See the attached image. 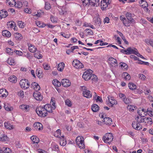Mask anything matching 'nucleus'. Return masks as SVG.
Segmentation results:
<instances>
[{
  "mask_svg": "<svg viewBox=\"0 0 153 153\" xmlns=\"http://www.w3.org/2000/svg\"><path fill=\"white\" fill-rule=\"evenodd\" d=\"M93 73L92 70L89 69L87 71L84 72L82 78L85 80H88L91 79L92 77H93L92 79L94 80H97V78L96 77V76L94 75L91 74Z\"/></svg>",
  "mask_w": 153,
  "mask_h": 153,
  "instance_id": "nucleus-1",
  "label": "nucleus"
},
{
  "mask_svg": "<svg viewBox=\"0 0 153 153\" xmlns=\"http://www.w3.org/2000/svg\"><path fill=\"white\" fill-rule=\"evenodd\" d=\"M76 142L77 145L80 149H84L85 148L84 138L83 137H77L76 139Z\"/></svg>",
  "mask_w": 153,
  "mask_h": 153,
  "instance_id": "nucleus-2",
  "label": "nucleus"
},
{
  "mask_svg": "<svg viewBox=\"0 0 153 153\" xmlns=\"http://www.w3.org/2000/svg\"><path fill=\"white\" fill-rule=\"evenodd\" d=\"M113 139V136L111 133L106 134L102 137V140L105 143L110 144Z\"/></svg>",
  "mask_w": 153,
  "mask_h": 153,
  "instance_id": "nucleus-3",
  "label": "nucleus"
},
{
  "mask_svg": "<svg viewBox=\"0 0 153 153\" xmlns=\"http://www.w3.org/2000/svg\"><path fill=\"white\" fill-rule=\"evenodd\" d=\"M36 111L37 114L41 117H45L47 115V113L43 107L36 108Z\"/></svg>",
  "mask_w": 153,
  "mask_h": 153,
  "instance_id": "nucleus-4",
  "label": "nucleus"
},
{
  "mask_svg": "<svg viewBox=\"0 0 153 153\" xmlns=\"http://www.w3.org/2000/svg\"><path fill=\"white\" fill-rule=\"evenodd\" d=\"M108 100L106 101L107 104L108 106L113 107L114 105H116L117 101L115 100L114 98L110 96H108Z\"/></svg>",
  "mask_w": 153,
  "mask_h": 153,
  "instance_id": "nucleus-5",
  "label": "nucleus"
},
{
  "mask_svg": "<svg viewBox=\"0 0 153 153\" xmlns=\"http://www.w3.org/2000/svg\"><path fill=\"white\" fill-rule=\"evenodd\" d=\"M21 88L25 89L28 88L30 86V83L27 79H22L19 82Z\"/></svg>",
  "mask_w": 153,
  "mask_h": 153,
  "instance_id": "nucleus-6",
  "label": "nucleus"
},
{
  "mask_svg": "<svg viewBox=\"0 0 153 153\" xmlns=\"http://www.w3.org/2000/svg\"><path fill=\"white\" fill-rule=\"evenodd\" d=\"M72 65L76 68H82L84 67V65L77 59L74 60L72 62Z\"/></svg>",
  "mask_w": 153,
  "mask_h": 153,
  "instance_id": "nucleus-7",
  "label": "nucleus"
},
{
  "mask_svg": "<svg viewBox=\"0 0 153 153\" xmlns=\"http://www.w3.org/2000/svg\"><path fill=\"white\" fill-rule=\"evenodd\" d=\"M141 6L144 9V10L146 12H148L149 11V10L147 8L148 6V4L146 1L145 0H141Z\"/></svg>",
  "mask_w": 153,
  "mask_h": 153,
  "instance_id": "nucleus-8",
  "label": "nucleus"
},
{
  "mask_svg": "<svg viewBox=\"0 0 153 153\" xmlns=\"http://www.w3.org/2000/svg\"><path fill=\"white\" fill-rule=\"evenodd\" d=\"M132 127L136 130H139L142 128V126L140 124L138 123L137 122L134 121L132 123Z\"/></svg>",
  "mask_w": 153,
  "mask_h": 153,
  "instance_id": "nucleus-9",
  "label": "nucleus"
},
{
  "mask_svg": "<svg viewBox=\"0 0 153 153\" xmlns=\"http://www.w3.org/2000/svg\"><path fill=\"white\" fill-rule=\"evenodd\" d=\"M61 83L62 85L65 87H68L71 85V82L67 79H62L61 81Z\"/></svg>",
  "mask_w": 153,
  "mask_h": 153,
  "instance_id": "nucleus-10",
  "label": "nucleus"
},
{
  "mask_svg": "<svg viewBox=\"0 0 153 153\" xmlns=\"http://www.w3.org/2000/svg\"><path fill=\"white\" fill-rule=\"evenodd\" d=\"M33 127L34 130H38L39 131L42 130L43 128L42 124L39 122H36L34 123Z\"/></svg>",
  "mask_w": 153,
  "mask_h": 153,
  "instance_id": "nucleus-11",
  "label": "nucleus"
},
{
  "mask_svg": "<svg viewBox=\"0 0 153 153\" xmlns=\"http://www.w3.org/2000/svg\"><path fill=\"white\" fill-rule=\"evenodd\" d=\"M33 96L35 99L37 100H42V97L41 93L37 91L33 93Z\"/></svg>",
  "mask_w": 153,
  "mask_h": 153,
  "instance_id": "nucleus-12",
  "label": "nucleus"
},
{
  "mask_svg": "<svg viewBox=\"0 0 153 153\" xmlns=\"http://www.w3.org/2000/svg\"><path fill=\"white\" fill-rule=\"evenodd\" d=\"M124 25L127 27L129 26L131 24H134L135 23V21L134 19H126L125 22H123Z\"/></svg>",
  "mask_w": 153,
  "mask_h": 153,
  "instance_id": "nucleus-13",
  "label": "nucleus"
},
{
  "mask_svg": "<svg viewBox=\"0 0 153 153\" xmlns=\"http://www.w3.org/2000/svg\"><path fill=\"white\" fill-rule=\"evenodd\" d=\"M108 63L112 66L114 65V66H117V63L116 60L113 57H110L108 59Z\"/></svg>",
  "mask_w": 153,
  "mask_h": 153,
  "instance_id": "nucleus-14",
  "label": "nucleus"
},
{
  "mask_svg": "<svg viewBox=\"0 0 153 153\" xmlns=\"http://www.w3.org/2000/svg\"><path fill=\"white\" fill-rule=\"evenodd\" d=\"M137 49L134 48H132L131 47H129L127 49V54H134L137 52Z\"/></svg>",
  "mask_w": 153,
  "mask_h": 153,
  "instance_id": "nucleus-15",
  "label": "nucleus"
},
{
  "mask_svg": "<svg viewBox=\"0 0 153 153\" xmlns=\"http://www.w3.org/2000/svg\"><path fill=\"white\" fill-rule=\"evenodd\" d=\"M46 112L52 113L53 112L52 109H53L54 107H52L51 105L49 104H46L44 107Z\"/></svg>",
  "mask_w": 153,
  "mask_h": 153,
  "instance_id": "nucleus-16",
  "label": "nucleus"
},
{
  "mask_svg": "<svg viewBox=\"0 0 153 153\" xmlns=\"http://www.w3.org/2000/svg\"><path fill=\"white\" fill-rule=\"evenodd\" d=\"M83 94L84 97L88 98L91 97L92 96L91 92L88 90L83 91Z\"/></svg>",
  "mask_w": 153,
  "mask_h": 153,
  "instance_id": "nucleus-17",
  "label": "nucleus"
},
{
  "mask_svg": "<svg viewBox=\"0 0 153 153\" xmlns=\"http://www.w3.org/2000/svg\"><path fill=\"white\" fill-rule=\"evenodd\" d=\"M31 86L36 91L40 90V88L38 84L36 82H32L31 84Z\"/></svg>",
  "mask_w": 153,
  "mask_h": 153,
  "instance_id": "nucleus-18",
  "label": "nucleus"
},
{
  "mask_svg": "<svg viewBox=\"0 0 153 153\" xmlns=\"http://www.w3.org/2000/svg\"><path fill=\"white\" fill-rule=\"evenodd\" d=\"M103 120L105 124L106 125L110 126L112 123V120L109 117H105L104 118Z\"/></svg>",
  "mask_w": 153,
  "mask_h": 153,
  "instance_id": "nucleus-19",
  "label": "nucleus"
},
{
  "mask_svg": "<svg viewBox=\"0 0 153 153\" xmlns=\"http://www.w3.org/2000/svg\"><path fill=\"white\" fill-rule=\"evenodd\" d=\"M8 95L7 91L6 89H0V96L2 97H6Z\"/></svg>",
  "mask_w": 153,
  "mask_h": 153,
  "instance_id": "nucleus-20",
  "label": "nucleus"
},
{
  "mask_svg": "<svg viewBox=\"0 0 153 153\" xmlns=\"http://www.w3.org/2000/svg\"><path fill=\"white\" fill-rule=\"evenodd\" d=\"M8 16L7 12L4 10H2L0 11V16L1 19L2 18H5Z\"/></svg>",
  "mask_w": 153,
  "mask_h": 153,
  "instance_id": "nucleus-21",
  "label": "nucleus"
},
{
  "mask_svg": "<svg viewBox=\"0 0 153 153\" xmlns=\"http://www.w3.org/2000/svg\"><path fill=\"white\" fill-rule=\"evenodd\" d=\"M2 35L4 36L10 37L11 36L10 33L6 30H3L2 31Z\"/></svg>",
  "mask_w": 153,
  "mask_h": 153,
  "instance_id": "nucleus-22",
  "label": "nucleus"
},
{
  "mask_svg": "<svg viewBox=\"0 0 153 153\" xmlns=\"http://www.w3.org/2000/svg\"><path fill=\"white\" fill-rule=\"evenodd\" d=\"M65 67V64L64 62H61L58 64L57 67V69L59 71H62Z\"/></svg>",
  "mask_w": 153,
  "mask_h": 153,
  "instance_id": "nucleus-23",
  "label": "nucleus"
},
{
  "mask_svg": "<svg viewBox=\"0 0 153 153\" xmlns=\"http://www.w3.org/2000/svg\"><path fill=\"white\" fill-rule=\"evenodd\" d=\"M91 109L94 112H97L99 110V107L97 104H94L92 106Z\"/></svg>",
  "mask_w": 153,
  "mask_h": 153,
  "instance_id": "nucleus-24",
  "label": "nucleus"
},
{
  "mask_svg": "<svg viewBox=\"0 0 153 153\" xmlns=\"http://www.w3.org/2000/svg\"><path fill=\"white\" fill-rule=\"evenodd\" d=\"M30 139L33 143H38L39 142V138L36 136H32L30 137Z\"/></svg>",
  "mask_w": 153,
  "mask_h": 153,
  "instance_id": "nucleus-25",
  "label": "nucleus"
},
{
  "mask_svg": "<svg viewBox=\"0 0 153 153\" xmlns=\"http://www.w3.org/2000/svg\"><path fill=\"white\" fill-rule=\"evenodd\" d=\"M4 125L5 127L7 129L9 130L12 129L14 128V127L13 125H11L9 123L7 122H5L4 123Z\"/></svg>",
  "mask_w": 153,
  "mask_h": 153,
  "instance_id": "nucleus-26",
  "label": "nucleus"
},
{
  "mask_svg": "<svg viewBox=\"0 0 153 153\" xmlns=\"http://www.w3.org/2000/svg\"><path fill=\"white\" fill-rule=\"evenodd\" d=\"M28 49L30 52L34 53L36 51V48L34 46L30 44L28 45Z\"/></svg>",
  "mask_w": 153,
  "mask_h": 153,
  "instance_id": "nucleus-27",
  "label": "nucleus"
},
{
  "mask_svg": "<svg viewBox=\"0 0 153 153\" xmlns=\"http://www.w3.org/2000/svg\"><path fill=\"white\" fill-rule=\"evenodd\" d=\"M9 81L13 83H15L16 82L17 79L15 76H10L9 78Z\"/></svg>",
  "mask_w": 153,
  "mask_h": 153,
  "instance_id": "nucleus-28",
  "label": "nucleus"
},
{
  "mask_svg": "<svg viewBox=\"0 0 153 153\" xmlns=\"http://www.w3.org/2000/svg\"><path fill=\"white\" fill-rule=\"evenodd\" d=\"M91 4L94 6L96 7L99 5V0H90Z\"/></svg>",
  "mask_w": 153,
  "mask_h": 153,
  "instance_id": "nucleus-29",
  "label": "nucleus"
},
{
  "mask_svg": "<svg viewBox=\"0 0 153 153\" xmlns=\"http://www.w3.org/2000/svg\"><path fill=\"white\" fill-rule=\"evenodd\" d=\"M129 88L132 90H135L137 86L136 85L132 82H130L128 84Z\"/></svg>",
  "mask_w": 153,
  "mask_h": 153,
  "instance_id": "nucleus-30",
  "label": "nucleus"
},
{
  "mask_svg": "<svg viewBox=\"0 0 153 153\" xmlns=\"http://www.w3.org/2000/svg\"><path fill=\"white\" fill-rule=\"evenodd\" d=\"M68 10L65 7H62L61 11L60 12L61 15L63 16H66L68 14Z\"/></svg>",
  "mask_w": 153,
  "mask_h": 153,
  "instance_id": "nucleus-31",
  "label": "nucleus"
},
{
  "mask_svg": "<svg viewBox=\"0 0 153 153\" xmlns=\"http://www.w3.org/2000/svg\"><path fill=\"white\" fill-rule=\"evenodd\" d=\"M52 83L53 85L57 87H60L61 85V82L56 79L53 80L52 82Z\"/></svg>",
  "mask_w": 153,
  "mask_h": 153,
  "instance_id": "nucleus-32",
  "label": "nucleus"
},
{
  "mask_svg": "<svg viewBox=\"0 0 153 153\" xmlns=\"http://www.w3.org/2000/svg\"><path fill=\"white\" fill-rule=\"evenodd\" d=\"M14 35L15 38L16 39L20 40L22 38L21 34L19 33H14Z\"/></svg>",
  "mask_w": 153,
  "mask_h": 153,
  "instance_id": "nucleus-33",
  "label": "nucleus"
},
{
  "mask_svg": "<svg viewBox=\"0 0 153 153\" xmlns=\"http://www.w3.org/2000/svg\"><path fill=\"white\" fill-rule=\"evenodd\" d=\"M123 101L125 104L127 105L129 104L132 102L131 100L128 97L126 98V97L123 99Z\"/></svg>",
  "mask_w": 153,
  "mask_h": 153,
  "instance_id": "nucleus-34",
  "label": "nucleus"
},
{
  "mask_svg": "<svg viewBox=\"0 0 153 153\" xmlns=\"http://www.w3.org/2000/svg\"><path fill=\"white\" fill-rule=\"evenodd\" d=\"M7 63L10 65H14L15 64L14 59L12 58H9L7 61Z\"/></svg>",
  "mask_w": 153,
  "mask_h": 153,
  "instance_id": "nucleus-35",
  "label": "nucleus"
},
{
  "mask_svg": "<svg viewBox=\"0 0 153 153\" xmlns=\"http://www.w3.org/2000/svg\"><path fill=\"white\" fill-rule=\"evenodd\" d=\"M122 76L124 77V79L127 80H129L131 78V76L130 75L126 72L123 73Z\"/></svg>",
  "mask_w": 153,
  "mask_h": 153,
  "instance_id": "nucleus-36",
  "label": "nucleus"
},
{
  "mask_svg": "<svg viewBox=\"0 0 153 153\" xmlns=\"http://www.w3.org/2000/svg\"><path fill=\"white\" fill-rule=\"evenodd\" d=\"M127 108L130 111L133 112L136 108L137 107L132 105H128L127 106Z\"/></svg>",
  "mask_w": 153,
  "mask_h": 153,
  "instance_id": "nucleus-37",
  "label": "nucleus"
},
{
  "mask_svg": "<svg viewBox=\"0 0 153 153\" xmlns=\"http://www.w3.org/2000/svg\"><path fill=\"white\" fill-rule=\"evenodd\" d=\"M6 3L7 4H8L10 6H13L16 3L14 0H6Z\"/></svg>",
  "mask_w": 153,
  "mask_h": 153,
  "instance_id": "nucleus-38",
  "label": "nucleus"
},
{
  "mask_svg": "<svg viewBox=\"0 0 153 153\" xmlns=\"http://www.w3.org/2000/svg\"><path fill=\"white\" fill-rule=\"evenodd\" d=\"M2 152L0 153H11V151L9 148L6 147H3L2 148Z\"/></svg>",
  "mask_w": 153,
  "mask_h": 153,
  "instance_id": "nucleus-39",
  "label": "nucleus"
},
{
  "mask_svg": "<svg viewBox=\"0 0 153 153\" xmlns=\"http://www.w3.org/2000/svg\"><path fill=\"white\" fill-rule=\"evenodd\" d=\"M108 4L104 3V1H101V9L102 10H104L106 9L108 7Z\"/></svg>",
  "mask_w": 153,
  "mask_h": 153,
  "instance_id": "nucleus-40",
  "label": "nucleus"
},
{
  "mask_svg": "<svg viewBox=\"0 0 153 153\" xmlns=\"http://www.w3.org/2000/svg\"><path fill=\"white\" fill-rule=\"evenodd\" d=\"M4 108L7 111H11L13 109V108L7 103L4 104Z\"/></svg>",
  "mask_w": 153,
  "mask_h": 153,
  "instance_id": "nucleus-41",
  "label": "nucleus"
},
{
  "mask_svg": "<svg viewBox=\"0 0 153 153\" xmlns=\"http://www.w3.org/2000/svg\"><path fill=\"white\" fill-rule=\"evenodd\" d=\"M14 6L16 7L20 8L22 7L23 4L22 2L19 1H18L16 2V3L15 4Z\"/></svg>",
  "mask_w": 153,
  "mask_h": 153,
  "instance_id": "nucleus-42",
  "label": "nucleus"
},
{
  "mask_svg": "<svg viewBox=\"0 0 153 153\" xmlns=\"http://www.w3.org/2000/svg\"><path fill=\"white\" fill-rule=\"evenodd\" d=\"M7 139V137L4 134H0V141L5 142Z\"/></svg>",
  "mask_w": 153,
  "mask_h": 153,
  "instance_id": "nucleus-43",
  "label": "nucleus"
},
{
  "mask_svg": "<svg viewBox=\"0 0 153 153\" xmlns=\"http://www.w3.org/2000/svg\"><path fill=\"white\" fill-rule=\"evenodd\" d=\"M34 57L37 59H40L42 58V55L40 54V52H38L37 53H34Z\"/></svg>",
  "mask_w": 153,
  "mask_h": 153,
  "instance_id": "nucleus-44",
  "label": "nucleus"
},
{
  "mask_svg": "<svg viewBox=\"0 0 153 153\" xmlns=\"http://www.w3.org/2000/svg\"><path fill=\"white\" fill-rule=\"evenodd\" d=\"M51 104L53 106V109H55L56 108V106L55 105V99L54 97H52L51 98Z\"/></svg>",
  "mask_w": 153,
  "mask_h": 153,
  "instance_id": "nucleus-45",
  "label": "nucleus"
},
{
  "mask_svg": "<svg viewBox=\"0 0 153 153\" xmlns=\"http://www.w3.org/2000/svg\"><path fill=\"white\" fill-rule=\"evenodd\" d=\"M120 66L121 67V68L123 69H127L128 68V66L125 63L123 62H120Z\"/></svg>",
  "mask_w": 153,
  "mask_h": 153,
  "instance_id": "nucleus-46",
  "label": "nucleus"
},
{
  "mask_svg": "<svg viewBox=\"0 0 153 153\" xmlns=\"http://www.w3.org/2000/svg\"><path fill=\"white\" fill-rule=\"evenodd\" d=\"M82 1L84 6H86L90 4H91L90 0H82Z\"/></svg>",
  "mask_w": 153,
  "mask_h": 153,
  "instance_id": "nucleus-47",
  "label": "nucleus"
},
{
  "mask_svg": "<svg viewBox=\"0 0 153 153\" xmlns=\"http://www.w3.org/2000/svg\"><path fill=\"white\" fill-rule=\"evenodd\" d=\"M20 108L23 110L27 111L29 106L26 105H22L20 106Z\"/></svg>",
  "mask_w": 153,
  "mask_h": 153,
  "instance_id": "nucleus-48",
  "label": "nucleus"
},
{
  "mask_svg": "<svg viewBox=\"0 0 153 153\" xmlns=\"http://www.w3.org/2000/svg\"><path fill=\"white\" fill-rule=\"evenodd\" d=\"M95 23L97 26H100L101 24V21L100 18L98 17L95 20Z\"/></svg>",
  "mask_w": 153,
  "mask_h": 153,
  "instance_id": "nucleus-49",
  "label": "nucleus"
},
{
  "mask_svg": "<svg viewBox=\"0 0 153 153\" xmlns=\"http://www.w3.org/2000/svg\"><path fill=\"white\" fill-rule=\"evenodd\" d=\"M15 51H14L12 49L7 48H6V52L10 55H12V54L13 53V52H14Z\"/></svg>",
  "mask_w": 153,
  "mask_h": 153,
  "instance_id": "nucleus-50",
  "label": "nucleus"
},
{
  "mask_svg": "<svg viewBox=\"0 0 153 153\" xmlns=\"http://www.w3.org/2000/svg\"><path fill=\"white\" fill-rule=\"evenodd\" d=\"M132 15L129 12H127L126 14V17L128 19H134L132 18Z\"/></svg>",
  "mask_w": 153,
  "mask_h": 153,
  "instance_id": "nucleus-51",
  "label": "nucleus"
},
{
  "mask_svg": "<svg viewBox=\"0 0 153 153\" xmlns=\"http://www.w3.org/2000/svg\"><path fill=\"white\" fill-rule=\"evenodd\" d=\"M51 147L54 150L57 151L58 149V145L55 143H53L51 144Z\"/></svg>",
  "mask_w": 153,
  "mask_h": 153,
  "instance_id": "nucleus-52",
  "label": "nucleus"
},
{
  "mask_svg": "<svg viewBox=\"0 0 153 153\" xmlns=\"http://www.w3.org/2000/svg\"><path fill=\"white\" fill-rule=\"evenodd\" d=\"M36 25L39 27H44L45 26V24L42 23L39 21H37L36 22Z\"/></svg>",
  "mask_w": 153,
  "mask_h": 153,
  "instance_id": "nucleus-53",
  "label": "nucleus"
},
{
  "mask_svg": "<svg viewBox=\"0 0 153 153\" xmlns=\"http://www.w3.org/2000/svg\"><path fill=\"white\" fill-rule=\"evenodd\" d=\"M61 130L60 129L57 130L55 134V136L58 138H60V137Z\"/></svg>",
  "mask_w": 153,
  "mask_h": 153,
  "instance_id": "nucleus-54",
  "label": "nucleus"
},
{
  "mask_svg": "<svg viewBox=\"0 0 153 153\" xmlns=\"http://www.w3.org/2000/svg\"><path fill=\"white\" fill-rule=\"evenodd\" d=\"M45 7L46 10H49L51 8V5L48 2H45Z\"/></svg>",
  "mask_w": 153,
  "mask_h": 153,
  "instance_id": "nucleus-55",
  "label": "nucleus"
},
{
  "mask_svg": "<svg viewBox=\"0 0 153 153\" xmlns=\"http://www.w3.org/2000/svg\"><path fill=\"white\" fill-rule=\"evenodd\" d=\"M67 143V141L66 140H64V138H63V140H61V141L60 142V144L61 145L64 146Z\"/></svg>",
  "mask_w": 153,
  "mask_h": 153,
  "instance_id": "nucleus-56",
  "label": "nucleus"
},
{
  "mask_svg": "<svg viewBox=\"0 0 153 153\" xmlns=\"http://www.w3.org/2000/svg\"><path fill=\"white\" fill-rule=\"evenodd\" d=\"M94 94H95V97H97V98L96 99V101L97 102L99 101V102H102V98H101V97L100 96H97L96 93L94 92Z\"/></svg>",
  "mask_w": 153,
  "mask_h": 153,
  "instance_id": "nucleus-57",
  "label": "nucleus"
},
{
  "mask_svg": "<svg viewBox=\"0 0 153 153\" xmlns=\"http://www.w3.org/2000/svg\"><path fill=\"white\" fill-rule=\"evenodd\" d=\"M85 30L86 32H87V33L88 34L90 35H92L93 34V32L92 30L90 29L87 28Z\"/></svg>",
  "mask_w": 153,
  "mask_h": 153,
  "instance_id": "nucleus-58",
  "label": "nucleus"
},
{
  "mask_svg": "<svg viewBox=\"0 0 153 153\" xmlns=\"http://www.w3.org/2000/svg\"><path fill=\"white\" fill-rule=\"evenodd\" d=\"M148 114L150 117H152L153 116V112L151 110H150L148 109L147 110L146 114Z\"/></svg>",
  "mask_w": 153,
  "mask_h": 153,
  "instance_id": "nucleus-59",
  "label": "nucleus"
},
{
  "mask_svg": "<svg viewBox=\"0 0 153 153\" xmlns=\"http://www.w3.org/2000/svg\"><path fill=\"white\" fill-rule=\"evenodd\" d=\"M139 77L140 79L142 80H144L146 78L145 76L142 74H139Z\"/></svg>",
  "mask_w": 153,
  "mask_h": 153,
  "instance_id": "nucleus-60",
  "label": "nucleus"
},
{
  "mask_svg": "<svg viewBox=\"0 0 153 153\" xmlns=\"http://www.w3.org/2000/svg\"><path fill=\"white\" fill-rule=\"evenodd\" d=\"M18 95L21 97L22 98H23L24 97V94L23 91L21 90L18 92Z\"/></svg>",
  "mask_w": 153,
  "mask_h": 153,
  "instance_id": "nucleus-61",
  "label": "nucleus"
},
{
  "mask_svg": "<svg viewBox=\"0 0 153 153\" xmlns=\"http://www.w3.org/2000/svg\"><path fill=\"white\" fill-rule=\"evenodd\" d=\"M65 103L66 105H67L69 107L71 106L72 105V104L71 103V102L69 100H67L65 101Z\"/></svg>",
  "mask_w": 153,
  "mask_h": 153,
  "instance_id": "nucleus-62",
  "label": "nucleus"
},
{
  "mask_svg": "<svg viewBox=\"0 0 153 153\" xmlns=\"http://www.w3.org/2000/svg\"><path fill=\"white\" fill-rule=\"evenodd\" d=\"M43 66L44 68L46 70H48L49 69L50 66L48 64H44L42 65Z\"/></svg>",
  "mask_w": 153,
  "mask_h": 153,
  "instance_id": "nucleus-63",
  "label": "nucleus"
},
{
  "mask_svg": "<svg viewBox=\"0 0 153 153\" xmlns=\"http://www.w3.org/2000/svg\"><path fill=\"white\" fill-rule=\"evenodd\" d=\"M18 23V25H19L20 27L22 28L24 27V23L23 22L21 21H19Z\"/></svg>",
  "mask_w": 153,
  "mask_h": 153,
  "instance_id": "nucleus-64",
  "label": "nucleus"
}]
</instances>
